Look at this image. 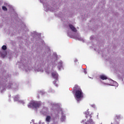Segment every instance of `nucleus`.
<instances>
[{
  "label": "nucleus",
  "mask_w": 124,
  "mask_h": 124,
  "mask_svg": "<svg viewBox=\"0 0 124 124\" xmlns=\"http://www.w3.org/2000/svg\"><path fill=\"white\" fill-rule=\"evenodd\" d=\"M27 62H28V61L27 60H21L20 62V67L22 69L28 72V71L32 70L33 68L31 67V64H28Z\"/></svg>",
  "instance_id": "nucleus-2"
},
{
  "label": "nucleus",
  "mask_w": 124,
  "mask_h": 124,
  "mask_svg": "<svg viewBox=\"0 0 124 124\" xmlns=\"http://www.w3.org/2000/svg\"><path fill=\"white\" fill-rule=\"evenodd\" d=\"M116 117L118 120H120V119H121V115H116Z\"/></svg>",
  "instance_id": "nucleus-21"
},
{
  "label": "nucleus",
  "mask_w": 124,
  "mask_h": 124,
  "mask_svg": "<svg viewBox=\"0 0 124 124\" xmlns=\"http://www.w3.org/2000/svg\"><path fill=\"white\" fill-rule=\"evenodd\" d=\"M90 39H93V35H92V36L90 37Z\"/></svg>",
  "instance_id": "nucleus-26"
},
{
  "label": "nucleus",
  "mask_w": 124,
  "mask_h": 124,
  "mask_svg": "<svg viewBox=\"0 0 124 124\" xmlns=\"http://www.w3.org/2000/svg\"><path fill=\"white\" fill-rule=\"evenodd\" d=\"M49 93H52V89H50L49 91H48Z\"/></svg>",
  "instance_id": "nucleus-27"
},
{
  "label": "nucleus",
  "mask_w": 124,
  "mask_h": 124,
  "mask_svg": "<svg viewBox=\"0 0 124 124\" xmlns=\"http://www.w3.org/2000/svg\"><path fill=\"white\" fill-rule=\"evenodd\" d=\"M51 74L54 79H55V80L53 81V84L55 85L56 87H58V77H59V74L54 71L52 72Z\"/></svg>",
  "instance_id": "nucleus-6"
},
{
  "label": "nucleus",
  "mask_w": 124,
  "mask_h": 124,
  "mask_svg": "<svg viewBox=\"0 0 124 124\" xmlns=\"http://www.w3.org/2000/svg\"><path fill=\"white\" fill-rule=\"evenodd\" d=\"M39 124H40V122H39Z\"/></svg>",
  "instance_id": "nucleus-31"
},
{
  "label": "nucleus",
  "mask_w": 124,
  "mask_h": 124,
  "mask_svg": "<svg viewBox=\"0 0 124 124\" xmlns=\"http://www.w3.org/2000/svg\"><path fill=\"white\" fill-rule=\"evenodd\" d=\"M76 39H78V40H79V41H82V42H85V40L82 37L80 36L79 34H78L77 36H76Z\"/></svg>",
  "instance_id": "nucleus-11"
},
{
  "label": "nucleus",
  "mask_w": 124,
  "mask_h": 124,
  "mask_svg": "<svg viewBox=\"0 0 124 124\" xmlns=\"http://www.w3.org/2000/svg\"><path fill=\"white\" fill-rule=\"evenodd\" d=\"M82 122H85V121H84V120H82Z\"/></svg>",
  "instance_id": "nucleus-29"
},
{
  "label": "nucleus",
  "mask_w": 124,
  "mask_h": 124,
  "mask_svg": "<svg viewBox=\"0 0 124 124\" xmlns=\"http://www.w3.org/2000/svg\"><path fill=\"white\" fill-rule=\"evenodd\" d=\"M19 102L22 104H25V102L22 100L19 101Z\"/></svg>",
  "instance_id": "nucleus-23"
},
{
  "label": "nucleus",
  "mask_w": 124,
  "mask_h": 124,
  "mask_svg": "<svg viewBox=\"0 0 124 124\" xmlns=\"http://www.w3.org/2000/svg\"><path fill=\"white\" fill-rule=\"evenodd\" d=\"M67 34L70 36H71V35H72V32L71 31H67Z\"/></svg>",
  "instance_id": "nucleus-20"
},
{
  "label": "nucleus",
  "mask_w": 124,
  "mask_h": 124,
  "mask_svg": "<svg viewBox=\"0 0 124 124\" xmlns=\"http://www.w3.org/2000/svg\"><path fill=\"white\" fill-rule=\"evenodd\" d=\"M52 117L50 115H46V124H50L52 122Z\"/></svg>",
  "instance_id": "nucleus-10"
},
{
  "label": "nucleus",
  "mask_w": 124,
  "mask_h": 124,
  "mask_svg": "<svg viewBox=\"0 0 124 124\" xmlns=\"http://www.w3.org/2000/svg\"><path fill=\"white\" fill-rule=\"evenodd\" d=\"M46 0H40V2L43 3V5L44 6L45 10L46 11H51V12H53V11H57V10L59 9V7L57 5H55L53 6V8L51 7V6H46V4L44 3Z\"/></svg>",
  "instance_id": "nucleus-3"
},
{
  "label": "nucleus",
  "mask_w": 124,
  "mask_h": 124,
  "mask_svg": "<svg viewBox=\"0 0 124 124\" xmlns=\"http://www.w3.org/2000/svg\"><path fill=\"white\" fill-rule=\"evenodd\" d=\"M83 96V92H82V90L81 89L76 91L75 98L78 102L80 101V100H81V98H82Z\"/></svg>",
  "instance_id": "nucleus-5"
},
{
  "label": "nucleus",
  "mask_w": 124,
  "mask_h": 124,
  "mask_svg": "<svg viewBox=\"0 0 124 124\" xmlns=\"http://www.w3.org/2000/svg\"><path fill=\"white\" fill-rule=\"evenodd\" d=\"M41 104H42L41 102L33 101L30 102L29 104L28 105V108H33V109H36V110H37V109L41 106Z\"/></svg>",
  "instance_id": "nucleus-4"
},
{
  "label": "nucleus",
  "mask_w": 124,
  "mask_h": 124,
  "mask_svg": "<svg viewBox=\"0 0 124 124\" xmlns=\"http://www.w3.org/2000/svg\"><path fill=\"white\" fill-rule=\"evenodd\" d=\"M42 113L44 115H46L48 113V108H44L42 110Z\"/></svg>",
  "instance_id": "nucleus-15"
},
{
  "label": "nucleus",
  "mask_w": 124,
  "mask_h": 124,
  "mask_svg": "<svg viewBox=\"0 0 124 124\" xmlns=\"http://www.w3.org/2000/svg\"><path fill=\"white\" fill-rule=\"evenodd\" d=\"M53 57H55L54 58H53L52 59H51V61L54 62H53V64L55 65L56 64V61H57V58H58V55H57L56 54H54L53 55Z\"/></svg>",
  "instance_id": "nucleus-12"
},
{
  "label": "nucleus",
  "mask_w": 124,
  "mask_h": 124,
  "mask_svg": "<svg viewBox=\"0 0 124 124\" xmlns=\"http://www.w3.org/2000/svg\"><path fill=\"white\" fill-rule=\"evenodd\" d=\"M2 49L0 51V57L5 58V56H6V52L4 51V50H6L7 49L6 46H3Z\"/></svg>",
  "instance_id": "nucleus-7"
},
{
  "label": "nucleus",
  "mask_w": 124,
  "mask_h": 124,
  "mask_svg": "<svg viewBox=\"0 0 124 124\" xmlns=\"http://www.w3.org/2000/svg\"><path fill=\"white\" fill-rule=\"evenodd\" d=\"M2 9L4 10V11H7V8H6V7L3 6L2 7Z\"/></svg>",
  "instance_id": "nucleus-19"
},
{
  "label": "nucleus",
  "mask_w": 124,
  "mask_h": 124,
  "mask_svg": "<svg viewBox=\"0 0 124 124\" xmlns=\"http://www.w3.org/2000/svg\"><path fill=\"white\" fill-rule=\"evenodd\" d=\"M109 81V80L108 79V82Z\"/></svg>",
  "instance_id": "nucleus-30"
},
{
  "label": "nucleus",
  "mask_w": 124,
  "mask_h": 124,
  "mask_svg": "<svg viewBox=\"0 0 124 124\" xmlns=\"http://www.w3.org/2000/svg\"><path fill=\"white\" fill-rule=\"evenodd\" d=\"M40 93H41V94H44V93H45V92L42 91Z\"/></svg>",
  "instance_id": "nucleus-24"
},
{
  "label": "nucleus",
  "mask_w": 124,
  "mask_h": 124,
  "mask_svg": "<svg viewBox=\"0 0 124 124\" xmlns=\"http://www.w3.org/2000/svg\"><path fill=\"white\" fill-rule=\"evenodd\" d=\"M111 82H113L114 84L110 85V84H109L108 82L107 83H105V84H106V85H109V86H115V87H118L119 84H118V83H117V82L114 81L113 80H111Z\"/></svg>",
  "instance_id": "nucleus-14"
},
{
  "label": "nucleus",
  "mask_w": 124,
  "mask_h": 124,
  "mask_svg": "<svg viewBox=\"0 0 124 124\" xmlns=\"http://www.w3.org/2000/svg\"><path fill=\"white\" fill-rule=\"evenodd\" d=\"M100 79H102V80H107V77L104 75H101L100 76Z\"/></svg>",
  "instance_id": "nucleus-17"
},
{
  "label": "nucleus",
  "mask_w": 124,
  "mask_h": 124,
  "mask_svg": "<svg viewBox=\"0 0 124 124\" xmlns=\"http://www.w3.org/2000/svg\"><path fill=\"white\" fill-rule=\"evenodd\" d=\"M57 67L59 70H61V68L62 67V61H60L58 62Z\"/></svg>",
  "instance_id": "nucleus-13"
},
{
  "label": "nucleus",
  "mask_w": 124,
  "mask_h": 124,
  "mask_svg": "<svg viewBox=\"0 0 124 124\" xmlns=\"http://www.w3.org/2000/svg\"><path fill=\"white\" fill-rule=\"evenodd\" d=\"M69 29L73 32H77V29L72 24L69 25Z\"/></svg>",
  "instance_id": "nucleus-9"
},
{
  "label": "nucleus",
  "mask_w": 124,
  "mask_h": 124,
  "mask_svg": "<svg viewBox=\"0 0 124 124\" xmlns=\"http://www.w3.org/2000/svg\"><path fill=\"white\" fill-rule=\"evenodd\" d=\"M84 72L85 74H87V71L85 70H84Z\"/></svg>",
  "instance_id": "nucleus-28"
},
{
  "label": "nucleus",
  "mask_w": 124,
  "mask_h": 124,
  "mask_svg": "<svg viewBox=\"0 0 124 124\" xmlns=\"http://www.w3.org/2000/svg\"><path fill=\"white\" fill-rule=\"evenodd\" d=\"M111 124H119V123L117 122V121H115L113 123H111Z\"/></svg>",
  "instance_id": "nucleus-25"
},
{
  "label": "nucleus",
  "mask_w": 124,
  "mask_h": 124,
  "mask_svg": "<svg viewBox=\"0 0 124 124\" xmlns=\"http://www.w3.org/2000/svg\"><path fill=\"white\" fill-rule=\"evenodd\" d=\"M85 114L86 115V118H88V117H90V119L89 121H87V122L86 123V124H94V122L93 121V119H92V116L91 115H90V113L89 111H87L85 112Z\"/></svg>",
  "instance_id": "nucleus-8"
},
{
  "label": "nucleus",
  "mask_w": 124,
  "mask_h": 124,
  "mask_svg": "<svg viewBox=\"0 0 124 124\" xmlns=\"http://www.w3.org/2000/svg\"><path fill=\"white\" fill-rule=\"evenodd\" d=\"M7 81L5 79L3 78V77H0V91L1 93H3V91L5 90V88L7 89H14V90H18V87H19V84L16 83H14L12 84L11 82Z\"/></svg>",
  "instance_id": "nucleus-1"
},
{
  "label": "nucleus",
  "mask_w": 124,
  "mask_h": 124,
  "mask_svg": "<svg viewBox=\"0 0 124 124\" xmlns=\"http://www.w3.org/2000/svg\"><path fill=\"white\" fill-rule=\"evenodd\" d=\"M14 99L15 101H17V100H19V96L18 95L14 96Z\"/></svg>",
  "instance_id": "nucleus-18"
},
{
  "label": "nucleus",
  "mask_w": 124,
  "mask_h": 124,
  "mask_svg": "<svg viewBox=\"0 0 124 124\" xmlns=\"http://www.w3.org/2000/svg\"><path fill=\"white\" fill-rule=\"evenodd\" d=\"M61 121L62 122H64L65 121V115L63 114H62L61 115Z\"/></svg>",
  "instance_id": "nucleus-16"
},
{
  "label": "nucleus",
  "mask_w": 124,
  "mask_h": 124,
  "mask_svg": "<svg viewBox=\"0 0 124 124\" xmlns=\"http://www.w3.org/2000/svg\"><path fill=\"white\" fill-rule=\"evenodd\" d=\"M36 70H37L38 71H40L41 72H42V71H43V70L42 69H39V68L36 69Z\"/></svg>",
  "instance_id": "nucleus-22"
}]
</instances>
